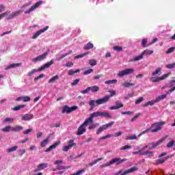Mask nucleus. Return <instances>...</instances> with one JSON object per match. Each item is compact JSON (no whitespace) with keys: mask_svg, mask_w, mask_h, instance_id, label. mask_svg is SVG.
Returning <instances> with one entry per match:
<instances>
[{"mask_svg":"<svg viewBox=\"0 0 175 175\" xmlns=\"http://www.w3.org/2000/svg\"><path fill=\"white\" fill-rule=\"evenodd\" d=\"M109 92L111 94L110 96H105V97L98 99L96 100H91L90 101H89V105L92 106L94 107L96 104L99 105H104V103H107V102H109V100H110V98H111V96H114V95H116V91H114V90L109 91Z\"/></svg>","mask_w":175,"mask_h":175,"instance_id":"f257e3e1","label":"nucleus"},{"mask_svg":"<svg viewBox=\"0 0 175 175\" xmlns=\"http://www.w3.org/2000/svg\"><path fill=\"white\" fill-rule=\"evenodd\" d=\"M166 122H158L152 124L150 128V132L152 133H155V132H159V131H161L162 129V126L165 125Z\"/></svg>","mask_w":175,"mask_h":175,"instance_id":"f03ea898","label":"nucleus"},{"mask_svg":"<svg viewBox=\"0 0 175 175\" xmlns=\"http://www.w3.org/2000/svg\"><path fill=\"white\" fill-rule=\"evenodd\" d=\"M92 120H87L85 119V120L84 121V122L81 124V126H80L79 128H78V131H77V135H78V136H80L81 135H83V133H85V132H86L87 129V126L88 125H90V124H91Z\"/></svg>","mask_w":175,"mask_h":175,"instance_id":"7ed1b4c3","label":"nucleus"},{"mask_svg":"<svg viewBox=\"0 0 175 175\" xmlns=\"http://www.w3.org/2000/svg\"><path fill=\"white\" fill-rule=\"evenodd\" d=\"M166 140V137H163L157 142H151L149 143L148 145L144 147V148H148V150H154V148H156V147H158L160 144H162L163 142Z\"/></svg>","mask_w":175,"mask_h":175,"instance_id":"20e7f679","label":"nucleus"},{"mask_svg":"<svg viewBox=\"0 0 175 175\" xmlns=\"http://www.w3.org/2000/svg\"><path fill=\"white\" fill-rule=\"evenodd\" d=\"M171 74L172 72H169L167 74H164L161 77H152L150 78V81H151L152 83H159V81H162V80L167 79V77H169Z\"/></svg>","mask_w":175,"mask_h":175,"instance_id":"39448f33","label":"nucleus"},{"mask_svg":"<svg viewBox=\"0 0 175 175\" xmlns=\"http://www.w3.org/2000/svg\"><path fill=\"white\" fill-rule=\"evenodd\" d=\"M135 72L133 68H126L123 70L119 71L118 73V77H124V76H128V75H131Z\"/></svg>","mask_w":175,"mask_h":175,"instance_id":"423d86ee","label":"nucleus"},{"mask_svg":"<svg viewBox=\"0 0 175 175\" xmlns=\"http://www.w3.org/2000/svg\"><path fill=\"white\" fill-rule=\"evenodd\" d=\"M33 115L31 113L21 114L19 116V119L21 121H31L33 120Z\"/></svg>","mask_w":175,"mask_h":175,"instance_id":"0eeeda50","label":"nucleus"},{"mask_svg":"<svg viewBox=\"0 0 175 175\" xmlns=\"http://www.w3.org/2000/svg\"><path fill=\"white\" fill-rule=\"evenodd\" d=\"M49 55V52H46L42 55H38L36 57L32 59L33 62H40V61H43V59H46V57Z\"/></svg>","mask_w":175,"mask_h":175,"instance_id":"6e6552de","label":"nucleus"},{"mask_svg":"<svg viewBox=\"0 0 175 175\" xmlns=\"http://www.w3.org/2000/svg\"><path fill=\"white\" fill-rule=\"evenodd\" d=\"M77 106H73L70 107L66 105L63 107L62 113H66L67 114H69V113H72V111H75V110H77Z\"/></svg>","mask_w":175,"mask_h":175,"instance_id":"1a4fd4ad","label":"nucleus"},{"mask_svg":"<svg viewBox=\"0 0 175 175\" xmlns=\"http://www.w3.org/2000/svg\"><path fill=\"white\" fill-rule=\"evenodd\" d=\"M43 1H38L35 5L31 7V8L29 10H26L25 12V14H29V13H31V12H33V10H36L37 8H39L40 5H42Z\"/></svg>","mask_w":175,"mask_h":175,"instance_id":"9d476101","label":"nucleus"},{"mask_svg":"<svg viewBox=\"0 0 175 175\" xmlns=\"http://www.w3.org/2000/svg\"><path fill=\"white\" fill-rule=\"evenodd\" d=\"M49 29V26L45 27L44 29H40L39 31H38L36 33H35L33 36H32V39H36L38 38L40 35H42V33H43V32H46V31H47Z\"/></svg>","mask_w":175,"mask_h":175,"instance_id":"9b49d317","label":"nucleus"},{"mask_svg":"<svg viewBox=\"0 0 175 175\" xmlns=\"http://www.w3.org/2000/svg\"><path fill=\"white\" fill-rule=\"evenodd\" d=\"M53 64H54V59H51L48 63L44 64L42 66H41L40 68H38V70L40 72H42V70H44V69H47V68H50V66H51V65H53Z\"/></svg>","mask_w":175,"mask_h":175,"instance_id":"f8f14e48","label":"nucleus"},{"mask_svg":"<svg viewBox=\"0 0 175 175\" xmlns=\"http://www.w3.org/2000/svg\"><path fill=\"white\" fill-rule=\"evenodd\" d=\"M139 170V168L137 167H133L124 172L122 171V173L120 174L119 175H126V174H129V173H133V172H137Z\"/></svg>","mask_w":175,"mask_h":175,"instance_id":"ddd939ff","label":"nucleus"},{"mask_svg":"<svg viewBox=\"0 0 175 175\" xmlns=\"http://www.w3.org/2000/svg\"><path fill=\"white\" fill-rule=\"evenodd\" d=\"M96 117H100V111H96V112H94L93 113H92L90 115V118H86V120H90L91 121L89 122L90 124H92V122H94V120L93 118H95Z\"/></svg>","mask_w":175,"mask_h":175,"instance_id":"4468645a","label":"nucleus"},{"mask_svg":"<svg viewBox=\"0 0 175 175\" xmlns=\"http://www.w3.org/2000/svg\"><path fill=\"white\" fill-rule=\"evenodd\" d=\"M21 14V10H18L14 12H12L10 14V12H8V20H10L11 18H14V17H17V16H20Z\"/></svg>","mask_w":175,"mask_h":175,"instance_id":"2eb2a0df","label":"nucleus"},{"mask_svg":"<svg viewBox=\"0 0 175 175\" xmlns=\"http://www.w3.org/2000/svg\"><path fill=\"white\" fill-rule=\"evenodd\" d=\"M126 161V159H120V158H115L111 160V162L113 163H116V165H120V163H122V162H125Z\"/></svg>","mask_w":175,"mask_h":175,"instance_id":"dca6fc26","label":"nucleus"},{"mask_svg":"<svg viewBox=\"0 0 175 175\" xmlns=\"http://www.w3.org/2000/svg\"><path fill=\"white\" fill-rule=\"evenodd\" d=\"M16 102H20L23 100V102H29L31 100V97L26 96H20L16 98Z\"/></svg>","mask_w":175,"mask_h":175,"instance_id":"f3484780","label":"nucleus"},{"mask_svg":"<svg viewBox=\"0 0 175 175\" xmlns=\"http://www.w3.org/2000/svg\"><path fill=\"white\" fill-rule=\"evenodd\" d=\"M18 66H21V63H16V64H10L7 67H5V70H9V69H13V68H17Z\"/></svg>","mask_w":175,"mask_h":175,"instance_id":"a211bd4d","label":"nucleus"},{"mask_svg":"<svg viewBox=\"0 0 175 175\" xmlns=\"http://www.w3.org/2000/svg\"><path fill=\"white\" fill-rule=\"evenodd\" d=\"M162 75V68L159 67L154 72H152V76H161Z\"/></svg>","mask_w":175,"mask_h":175,"instance_id":"6ab92c4d","label":"nucleus"},{"mask_svg":"<svg viewBox=\"0 0 175 175\" xmlns=\"http://www.w3.org/2000/svg\"><path fill=\"white\" fill-rule=\"evenodd\" d=\"M121 85L124 88H129V87H133V85H135V83H131L128 81H124V82H122Z\"/></svg>","mask_w":175,"mask_h":175,"instance_id":"aec40b11","label":"nucleus"},{"mask_svg":"<svg viewBox=\"0 0 175 175\" xmlns=\"http://www.w3.org/2000/svg\"><path fill=\"white\" fill-rule=\"evenodd\" d=\"M143 155H146V157H148V158H152L154 157V152L152 151H143Z\"/></svg>","mask_w":175,"mask_h":175,"instance_id":"412c9836","label":"nucleus"},{"mask_svg":"<svg viewBox=\"0 0 175 175\" xmlns=\"http://www.w3.org/2000/svg\"><path fill=\"white\" fill-rule=\"evenodd\" d=\"M49 167V163H44L38 165L37 166L38 170H43V169H46V167Z\"/></svg>","mask_w":175,"mask_h":175,"instance_id":"4be33fe9","label":"nucleus"},{"mask_svg":"<svg viewBox=\"0 0 175 175\" xmlns=\"http://www.w3.org/2000/svg\"><path fill=\"white\" fill-rule=\"evenodd\" d=\"M100 117H104L105 118H112L111 115H110V113L106 111H103V112L100 111Z\"/></svg>","mask_w":175,"mask_h":175,"instance_id":"5701e85b","label":"nucleus"},{"mask_svg":"<svg viewBox=\"0 0 175 175\" xmlns=\"http://www.w3.org/2000/svg\"><path fill=\"white\" fill-rule=\"evenodd\" d=\"M154 103H158V102L157 101V100H152L150 101L147 102L146 103H145L143 107H147V106H152L154 105Z\"/></svg>","mask_w":175,"mask_h":175,"instance_id":"b1692460","label":"nucleus"},{"mask_svg":"<svg viewBox=\"0 0 175 175\" xmlns=\"http://www.w3.org/2000/svg\"><path fill=\"white\" fill-rule=\"evenodd\" d=\"M24 128L21 126H14L12 129V132H20V131H23Z\"/></svg>","mask_w":175,"mask_h":175,"instance_id":"393cba45","label":"nucleus"},{"mask_svg":"<svg viewBox=\"0 0 175 175\" xmlns=\"http://www.w3.org/2000/svg\"><path fill=\"white\" fill-rule=\"evenodd\" d=\"M70 54H72V51H69L68 53L62 55L61 57H57V61H61L62 58H65V57H68V55H70Z\"/></svg>","mask_w":175,"mask_h":175,"instance_id":"a878e982","label":"nucleus"},{"mask_svg":"<svg viewBox=\"0 0 175 175\" xmlns=\"http://www.w3.org/2000/svg\"><path fill=\"white\" fill-rule=\"evenodd\" d=\"M83 49L85 50H91V49H94V44L88 42L84 46Z\"/></svg>","mask_w":175,"mask_h":175,"instance_id":"bb28decb","label":"nucleus"},{"mask_svg":"<svg viewBox=\"0 0 175 175\" xmlns=\"http://www.w3.org/2000/svg\"><path fill=\"white\" fill-rule=\"evenodd\" d=\"M58 79H59V77H58V75H55L49 79V83L53 84V83H55V81H57V80H58Z\"/></svg>","mask_w":175,"mask_h":175,"instance_id":"cd10ccee","label":"nucleus"},{"mask_svg":"<svg viewBox=\"0 0 175 175\" xmlns=\"http://www.w3.org/2000/svg\"><path fill=\"white\" fill-rule=\"evenodd\" d=\"M62 163H64V161H62V160H56L54 162V165H55L57 170H58V167L63 166V165H62Z\"/></svg>","mask_w":175,"mask_h":175,"instance_id":"c85d7f7f","label":"nucleus"},{"mask_svg":"<svg viewBox=\"0 0 175 175\" xmlns=\"http://www.w3.org/2000/svg\"><path fill=\"white\" fill-rule=\"evenodd\" d=\"M89 88L91 92H98L99 91V87L97 85L90 86Z\"/></svg>","mask_w":175,"mask_h":175,"instance_id":"c756f323","label":"nucleus"},{"mask_svg":"<svg viewBox=\"0 0 175 175\" xmlns=\"http://www.w3.org/2000/svg\"><path fill=\"white\" fill-rule=\"evenodd\" d=\"M154 53V51H150L149 49H146L142 53V55H151V54Z\"/></svg>","mask_w":175,"mask_h":175,"instance_id":"7c9ffc66","label":"nucleus"},{"mask_svg":"<svg viewBox=\"0 0 175 175\" xmlns=\"http://www.w3.org/2000/svg\"><path fill=\"white\" fill-rule=\"evenodd\" d=\"M49 137H47V138H46L45 139H44V140L40 143L41 147H46V146H47V144H49Z\"/></svg>","mask_w":175,"mask_h":175,"instance_id":"2f4dec72","label":"nucleus"},{"mask_svg":"<svg viewBox=\"0 0 175 175\" xmlns=\"http://www.w3.org/2000/svg\"><path fill=\"white\" fill-rule=\"evenodd\" d=\"M144 150H146V148H142L141 150H137L136 152H133V155H143L144 153H143Z\"/></svg>","mask_w":175,"mask_h":175,"instance_id":"473e14b6","label":"nucleus"},{"mask_svg":"<svg viewBox=\"0 0 175 175\" xmlns=\"http://www.w3.org/2000/svg\"><path fill=\"white\" fill-rule=\"evenodd\" d=\"M5 17L8 20V17H9V12H5L0 14V20L5 18Z\"/></svg>","mask_w":175,"mask_h":175,"instance_id":"72a5a7b5","label":"nucleus"},{"mask_svg":"<svg viewBox=\"0 0 175 175\" xmlns=\"http://www.w3.org/2000/svg\"><path fill=\"white\" fill-rule=\"evenodd\" d=\"M166 94H163L161 96H159L157 98H156V102H159V100H163V99H166Z\"/></svg>","mask_w":175,"mask_h":175,"instance_id":"f704fd0d","label":"nucleus"},{"mask_svg":"<svg viewBox=\"0 0 175 175\" xmlns=\"http://www.w3.org/2000/svg\"><path fill=\"white\" fill-rule=\"evenodd\" d=\"M12 127L10 126H7L3 129H1L2 132H10L12 131Z\"/></svg>","mask_w":175,"mask_h":175,"instance_id":"c9c22d12","label":"nucleus"},{"mask_svg":"<svg viewBox=\"0 0 175 175\" xmlns=\"http://www.w3.org/2000/svg\"><path fill=\"white\" fill-rule=\"evenodd\" d=\"M17 148H18V146H13L12 148H10L8 149H7V152H14V151H16L17 150Z\"/></svg>","mask_w":175,"mask_h":175,"instance_id":"e433bc0d","label":"nucleus"},{"mask_svg":"<svg viewBox=\"0 0 175 175\" xmlns=\"http://www.w3.org/2000/svg\"><path fill=\"white\" fill-rule=\"evenodd\" d=\"M79 72H80V70H79V69L75 70H73L72 69H71L68 71V76H73V75H75V73H79Z\"/></svg>","mask_w":175,"mask_h":175,"instance_id":"4c0bfd02","label":"nucleus"},{"mask_svg":"<svg viewBox=\"0 0 175 175\" xmlns=\"http://www.w3.org/2000/svg\"><path fill=\"white\" fill-rule=\"evenodd\" d=\"M117 81H118L117 79L109 80V81H106L105 82V84H108L109 85H110L111 84H116Z\"/></svg>","mask_w":175,"mask_h":175,"instance_id":"58836bf2","label":"nucleus"},{"mask_svg":"<svg viewBox=\"0 0 175 175\" xmlns=\"http://www.w3.org/2000/svg\"><path fill=\"white\" fill-rule=\"evenodd\" d=\"M13 121H14V118H6L3 120V122L6 123V122H10L11 124L13 122Z\"/></svg>","mask_w":175,"mask_h":175,"instance_id":"ea45409f","label":"nucleus"},{"mask_svg":"<svg viewBox=\"0 0 175 175\" xmlns=\"http://www.w3.org/2000/svg\"><path fill=\"white\" fill-rule=\"evenodd\" d=\"M24 107H25V105H18V106L14 107L13 110L14 111H17L18 110H21V109H24Z\"/></svg>","mask_w":175,"mask_h":175,"instance_id":"a19ab883","label":"nucleus"},{"mask_svg":"<svg viewBox=\"0 0 175 175\" xmlns=\"http://www.w3.org/2000/svg\"><path fill=\"white\" fill-rule=\"evenodd\" d=\"M137 139V137L136 136V135H133L131 136H127L126 137V140H136Z\"/></svg>","mask_w":175,"mask_h":175,"instance_id":"79ce46f5","label":"nucleus"},{"mask_svg":"<svg viewBox=\"0 0 175 175\" xmlns=\"http://www.w3.org/2000/svg\"><path fill=\"white\" fill-rule=\"evenodd\" d=\"M144 57L143 53H142L140 55L134 57L131 61H140V59H143Z\"/></svg>","mask_w":175,"mask_h":175,"instance_id":"37998d69","label":"nucleus"},{"mask_svg":"<svg viewBox=\"0 0 175 175\" xmlns=\"http://www.w3.org/2000/svg\"><path fill=\"white\" fill-rule=\"evenodd\" d=\"M59 144H61V142L60 141H57L55 144H53V145H51V150H54V148H55L57 146H59Z\"/></svg>","mask_w":175,"mask_h":175,"instance_id":"c03bdc74","label":"nucleus"},{"mask_svg":"<svg viewBox=\"0 0 175 175\" xmlns=\"http://www.w3.org/2000/svg\"><path fill=\"white\" fill-rule=\"evenodd\" d=\"M165 68H167V69H174V68H175V63H172V64H166L165 65Z\"/></svg>","mask_w":175,"mask_h":175,"instance_id":"a18cd8bd","label":"nucleus"},{"mask_svg":"<svg viewBox=\"0 0 175 175\" xmlns=\"http://www.w3.org/2000/svg\"><path fill=\"white\" fill-rule=\"evenodd\" d=\"M88 54V53H85L78 55L75 57V59H79V58H83V57H85V55H87Z\"/></svg>","mask_w":175,"mask_h":175,"instance_id":"49530a36","label":"nucleus"},{"mask_svg":"<svg viewBox=\"0 0 175 175\" xmlns=\"http://www.w3.org/2000/svg\"><path fill=\"white\" fill-rule=\"evenodd\" d=\"M165 161H166V159H157L156 161V165H161L162 163H164Z\"/></svg>","mask_w":175,"mask_h":175,"instance_id":"de8ad7c7","label":"nucleus"},{"mask_svg":"<svg viewBox=\"0 0 175 175\" xmlns=\"http://www.w3.org/2000/svg\"><path fill=\"white\" fill-rule=\"evenodd\" d=\"M36 72H40L39 69H33L27 73V76H32V75H33V73H36Z\"/></svg>","mask_w":175,"mask_h":175,"instance_id":"09e8293b","label":"nucleus"},{"mask_svg":"<svg viewBox=\"0 0 175 175\" xmlns=\"http://www.w3.org/2000/svg\"><path fill=\"white\" fill-rule=\"evenodd\" d=\"M132 148V146H129V145H126L122 148H120V150L121 151H122L123 150H131Z\"/></svg>","mask_w":175,"mask_h":175,"instance_id":"8fccbe9b","label":"nucleus"},{"mask_svg":"<svg viewBox=\"0 0 175 175\" xmlns=\"http://www.w3.org/2000/svg\"><path fill=\"white\" fill-rule=\"evenodd\" d=\"M72 145H68V146H65L63 147V151H65L66 152L67 151H69V150H70V148H72Z\"/></svg>","mask_w":175,"mask_h":175,"instance_id":"3c124183","label":"nucleus"},{"mask_svg":"<svg viewBox=\"0 0 175 175\" xmlns=\"http://www.w3.org/2000/svg\"><path fill=\"white\" fill-rule=\"evenodd\" d=\"M96 126H99V123H92V124L89 126V129H94V128H96Z\"/></svg>","mask_w":175,"mask_h":175,"instance_id":"603ef678","label":"nucleus"},{"mask_svg":"<svg viewBox=\"0 0 175 175\" xmlns=\"http://www.w3.org/2000/svg\"><path fill=\"white\" fill-rule=\"evenodd\" d=\"M110 137H111V135H107L100 137L98 140L99 142H102V140H105L106 139H110Z\"/></svg>","mask_w":175,"mask_h":175,"instance_id":"864d4df0","label":"nucleus"},{"mask_svg":"<svg viewBox=\"0 0 175 175\" xmlns=\"http://www.w3.org/2000/svg\"><path fill=\"white\" fill-rule=\"evenodd\" d=\"M91 92L90 87H88L85 90H81V94H89Z\"/></svg>","mask_w":175,"mask_h":175,"instance_id":"5fc2aeb1","label":"nucleus"},{"mask_svg":"<svg viewBox=\"0 0 175 175\" xmlns=\"http://www.w3.org/2000/svg\"><path fill=\"white\" fill-rule=\"evenodd\" d=\"M92 72H94V70H92V68H90L88 70H86L83 72V75H90L91 73H92Z\"/></svg>","mask_w":175,"mask_h":175,"instance_id":"6e6d98bb","label":"nucleus"},{"mask_svg":"<svg viewBox=\"0 0 175 175\" xmlns=\"http://www.w3.org/2000/svg\"><path fill=\"white\" fill-rule=\"evenodd\" d=\"M144 100V98L143 97H139L138 99L136 100L135 101V105H139V103H142Z\"/></svg>","mask_w":175,"mask_h":175,"instance_id":"4d7b16f0","label":"nucleus"},{"mask_svg":"<svg viewBox=\"0 0 175 175\" xmlns=\"http://www.w3.org/2000/svg\"><path fill=\"white\" fill-rule=\"evenodd\" d=\"M142 46H143V47H147V46H148V45H147V39H146V38H144V39L142 40Z\"/></svg>","mask_w":175,"mask_h":175,"instance_id":"13d9d810","label":"nucleus"},{"mask_svg":"<svg viewBox=\"0 0 175 175\" xmlns=\"http://www.w3.org/2000/svg\"><path fill=\"white\" fill-rule=\"evenodd\" d=\"M89 64L91 66H95V65H96V60L95 59H90L89 61Z\"/></svg>","mask_w":175,"mask_h":175,"instance_id":"bf43d9fd","label":"nucleus"},{"mask_svg":"<svg viewBox=\"0 0 175 175\" xmlns=\"http://www.w3.org/2000/svg\"><path fill=\"white\" fill-rule=\"evenodd\" d=\"M111 165H113V163H111V160L109 162L103 164L101 165V167H107V166H111Z\"/></svg>","mask_w":175,"mask_h":175,"instance_id":"052dcab7","label":"nucleus"},{"mask_svg":"<svg viewBox=\"0 0 175 175\" xmlns=\"http://www.w3.org/2000/svg\"><path fill=\"white\" fill-rule=\"evenodd\" d=\"M113 50H115V51H122V46H113Z\"/></svg>","mask_w":175,"mask_h":175,"instance_id":"680f3d73","label":"nucleus"},{"mask_svg":"<svg viewBox=\"0 0 175 175\" xmlns=\"http://www.w3.org/2000/svg\"><path fill=\"white\" fill-rule=\"evenodd\" d=\"M116 105L118 107H120V109H121V107H124V105H122V103H121V101L120 100H117L116 102Z\"/></svg>","mask_w":175,"mask_h":175,"instance_id":"e2e57ef3","label":"nucleus"},{"mask_svg":"<svg viewBox=\"0 0 175 175\" xmlns=\"http://www.w3.org/2000/svg\"><path fill=\"white\" fill-rule=\"evenodd\" d=\"M65 169H70V165H68V166H60L58 167V170H64Z\"/></svg>","mask_w":175,"mask_h":175,"instance_id":"0e129e2a","label":"nucleus"},{"mask_svg":"<svg viewBox=\"0 0 175 175\" xmlns=\"http://www.w3.org/2000/svg\"><path fill=\"white\" fill-rule=\"evenodd\" d=\"M173 146H174V141H170L167 144V147L168 148H170V147H173Z\"/></svg>","mask_w":175,"mask_h":175,"instance_id":"69168bd1","label":"nucleus"},{"mask_svg":"<svg viewBox=\"0 0 175 175\" xmlns=\"http://www.w3.org/2000/svg\"><path fill=\"white\" fill-rule=\"evenodd\" d=\"M44 77V74H41L38 77L34 78V81H38L40 79H43Z\"/></svg>","mask_w":175,"mask_h":175,"instance_id":"338daca9","label":"nucleus"},{"mask_svg":"<svg viewBox=\"0 0 175 175\" xmlns=\"http://www.w3.org/2000/svg\"><path fill=\"white\" fill-rule=\"evenodd\" d=\"M65 66H66V68H72V66H73V62H68L66 64Z\"/></svg>","mask_w":175,"mask_h":175,"instance_id":"774afa93","label":"nucleus"}]
</instances>
